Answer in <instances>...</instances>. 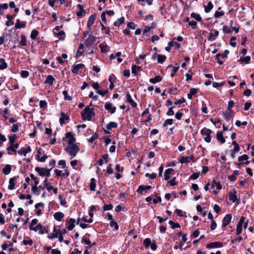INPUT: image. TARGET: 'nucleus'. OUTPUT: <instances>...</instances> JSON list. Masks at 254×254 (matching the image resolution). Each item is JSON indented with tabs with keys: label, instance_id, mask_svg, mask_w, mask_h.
Wrapping results in <instances>:
<instances>
[{
	"label": "nucleus",
	"instance_id": "1",
	"mask_svg": "<svg viewBox=\"0 0 254 254\" xmlns=\"http://www.w3.org/2000/svg\"><path fill=\"white\" fill-rule=\"evenodd\" d=\"M38 222V220L37 219H33L32 220L29 226V228L31 230H33L35 232H37L39 230V233L41 234H44L47 232V230L44 228L40 223H39L35 226Z\"/></svg>",
	"mask_w": 254,
	"mask_h": 254
},
{
	"label": "nucleus",
	"instance_id": "2",
	"mask_svg": "<svg viewBox=\"0 0 254 254\" xmlns=\"http://www.w3.org/2000/svg\"><path fill=\"white\" fill-rule=\"evenodd\" d=\"M94 115L93 109L88 106H87L81 113V117L83 120L90 121Z\"/></svg>",
	"mask_w": 254,
	"mask_h": 254
},
{
	"label": "nucleus",
	"instance_id": "3",
	"mask_svg": "<svg viewBox=\"0 0 254 254\" xmlns=\"http://www.w3.org/2000/svg\"><path fill=\"white\" fill-rule=\"evenodd\" d=\"M79 148L77 144H67L66 148V150L69 155L71 156V158L74 157L79 151Z\"/></svg>",
	"mask_w": 254,
	"mask_h": 254
},
{
	"label": "nucleus",
	"instance_id": "4",
	"mask_svg": "<svg viewBox=\"0 0 254 254\" xmlns=\"http://www.w3.org/2000/svg\"><path fill=\"white\" fill-rule=\"evenodd\" d=\"M96 41V38L93 35H89L85 41V45L87 47H92Z\"/></svg>",
	"mask_w": 254,
	"mask_h": 254
},
{
	"label": "nucleus",
	"instance_id": "5",
	"mask_svg": "<svg viewBox=\"0 0 254 254\" xmlns=\"http://www.w3.org/2000/svg\"><path fill=\"white\" fill-rule=\"evenodd\" d=\"M31 149L30 146L26 145L24 147L21 148L17 151L18 154L26 156V154L31 152Z\"/></svg>",
	"mask_w": 254,
	"mask_h": 254
},
{
	"label": "nucleus",
	"instance_id": "6",
	"mask_svg": "<svg viewBox=\"0 0 254 254\" xmlns=\"http://www.w3.org/2000/svg\"><path fill=\"white\" fill-rule=\"evenodd\" d=\"M244 220H245V218L244 217H242L240 218L239 222L237 226V229H236L237 235H239L242 233V226H243V224L244 222Z\"/></svg>",
	"mask_w": 254,
	"mask_h": 254
},
{
	"label": "nucleus",
	"instance_id": "7",
	"mask_svg": "<svg viewBox=\"0 0 254 254\" xmlns=\"http://www.w3.org/2000/svg\"><path fill=\"white\" fill-rule=\"evenodd\" d=\"M223 246V244L221 242H215L210 243L206 246L207 249H211L214 248H221Z\"/></svg>",
	"mask_w": 254,
	"mask_h": 254
},
{
	"label": "nucleus",
	"instance_id": "8",
	"mask_svg": "<svg viewBox=\"0 0 254 254\" xmlns=\"http://www.w3.org/2000/svg\"><path fill=\"white\" fill-rule=\"evenodd\" d=\"M232 219V215L230 214H227L223 218L222 226L225 227L230 222Z\"/></svg>",
	"mask_w": 254,
	"mask_h": 254
},
{
	"label": "nucleus",
	"instance_id": "9",
	"mask_svg": "<svg viewBox=\"0 0 254 254\" xmlns=\"http://www.w3.org/2000/svg\"><path fill=\"white\" fill-rule=\"evenodd\" d=\"M66 137L67 138V144H75V138L73 136L71 132H67L66 133Z\"/></svg>",
	"mask_w": 254,
	"mask_h": 254
},
{
	"label": "nucleus",
	"instance_id": "10",
	"mask_svg": "<svg viewBox=\"0 0 254 254\" xmlns=\"http://www.w3.org/2000/svg\"><path fill=\"white\" fill-rule=\"evenodd\" d=\"M105 108L111 114H114L116 110V108L113 106L112 104L109 102L107 103L105 105Z\"/></svg>",
	"mask_w": 254,
	"mask_h": 254
},
{
	"label": "nucleus",
	"instance_id": "11",
	"mask_svg": "<svg viewBox=\"0 0 254 254\" xmlns=\"http://www.w3.org/2000/svg\"><path fill=\"white\" fill-rule=\"evenodd\" d=\"M75 222V219L73 218H70L66 223L67 228L68 230L70 231L73 229L75 225L74 223Z\"/></svg>",
	"mask_w": 254,
	"mask_h": 254
},
{
	"label": "nucleus",
	"instance_id": "12",
	"mask_svg": "<svg viewBox=\"0 0 254 254\" xmlns=\"http://www.w3.org/2000/svg\"><path fill=\"white\" fill-rule=\"evenodd\" d=\"M84 66L82 64H79L74 65L72 67V72L74 73H77L79 69H82Z\"/></svg>",
	"mask_w": 254,
	"mask_h": 254
},
{
	"label": "nucleus",
	"instance_id": "13",
	"mask_svg": "<svg viewBox=\"0 0 254 254\" xmlns=\"http://www.w3.org/2000/svg\"><path fill=\"white\" fill-rule=\"evenodd\" d=\"M126 100L130 104L133 108H135L137 106V104L133 100L130 95L127 93L126 95Z\"/></svg>",
	"mask_w": 254,
	"mask_h": 254
},
{
	"label": "nucleus",
	"instance_id": "14",
	"mask_svg": "<svg viewBox=\"0 0 254 254\" xmlns=\"http://www.w3.org/2000/svg\"><path fill=\"white\" fill-rule=\"evenodd\" d=\"M61 116L60 122L61 125L64 124L65 121L69 120V116L64 112L61 113Z\"/></svg>",
	"mask_w": 254,
	"mask_h": 254
},
{
	"label": "nucleus",
	"instance_id": "15",
	"mask_svg": "<svg viewBox=\"0 0 254 254\" xmlns=\"http://www.w3.org/2000/svg\"><path fill=\"white\" fill-rule=\"evenodd\" d=\"M96 15L95 14H92L89 17L87 23V25L88 28H90L93 24Z\"/></svg>",
	"mask_w": 254,
	"mask_h": 254
},
{
	"label": "nucleus",
	"instance_id": "16",
	"mask_svg": "<svg viewBox=\"0 0 254 254\" xmlns=\"http://www.w3.org/2000/svg\"><path fill=\"white\" fill-rule=\"evenodd\" d=\"M55 81V79L52 75H49L47 76L44 83L51 85Z\"/></svg>",
	"mask_w": 254,
	"mask_h": 254
},
{
	"label": "nucleus",
	"instance_id": "17",
	"mask_svg": "<svg viewBox=\"0 0 254 254\" xmlns=\"http://www.w3.org/2000/svg\"><path fill=\"white\" fill-rule=\"evenodd\" d=\"M211 188L212 189L216 188L217 190H220L222 189V186L219 183L217 182L216 180L214 179L211 184Z\"/></svg>",
	"mask_w": 254,
	"mask_h": 254
},
{
	"label": "nucleus",
	"instance_id": "18",
	"mask_svg": "<svg viewBox=\"0 0 254 254\" xmlns=\"http://www.w3.org/2000/svg\"><path fill=\"white\" fill-rule=\"evenodd\" d=\"M54 218L58 221H61L64 217L63 213L61 212H56L54 215Z\"/></svg>",
	"mask_w": 254,
	"mask_h": 254
},
{
	"label": "nucleus",
	"instance_id": "19",
	"mask_svg": "<svg viewBox=\"0 0 254 254\" xmlns=\"http://www.w3.org/2000/svg\"><path fill=\"white\" fill-rule=\"evenodd\" d=\"M217 139L221 143H224L225 142V139L223 137V133L222 132H218L216 135Z\"/></svg>",
	"mask_w": 254,
	"mask_h": 254
},
{
	"label": "nucleus",
	"instance_id": "20",
	"mask_svg": "<svg viewBox=\"0 0 254 254\" xmlns=\"http://www.w3.org/2000/svg\"><path fill=\"white\" fill-rule=\"evenodd\" d=\"M82 242L84 243L85 244L91 247L93 245L95 244V243L92 244L90 240L87 238V236H84L82 239Z\"/></svg>",
	"mask_w": 254,
	"mask_h": 254
},
{
	"label": "nucleus",
	"instance_id": "21",
	"mask_svg": "<svg viewBox=\"0 0 254 254\" xmlns=\"http://www.w3.org/2000/svg\"><path fill=\"white\" fill-rule=\"evenodd\" d=\"M229 199L232 201L233 202H235L237 201V197L236 195V191L235 190H234L233 192L229 193Z\"/></svg>",
	"mask_w": 254,
	"mask_h": 254
},
{
	"label": "nucleus",
	"instance_id": "22",
	"mask_svg": "<svg viewBox=\"0 0 254 254\" xmlns=\"http://www.w3.org/2000/svg\"><path fill=\"white\" fill-rule=\"evenodd\" d=\"M174 171L172 168L167 169L164 173V178L165 180H168L170 179V175Z\"/></svg>",
	"mask_w": 254,
	"mask_h": 254
},
{
	"label": "nucleus",
	"instance_id": "23",
	"mask_svg": "<svg viewBox=\"0 0 254 254\" xmlns=\"http://www.w3.org/2000/svg\"><path fill=\"white\" fill-rule=\"evenodd\" d=\"M200 132L201 134L204 136H208L211 134L212 131L210 129L203 128L201 130Z\"/></svg>",
	"mask_w": 254,
	"mask_h": 254
},
{
	"label": "nucleus",
	"instance_id": "24",
	"mask_svg": "<svg viewBox=\"0 0 254 254\" xmlns=\"http://www.w3.org/2000/svg\"><path fill=\"white\" fill-rule=\"evenodd\" d=\"M231 111H232L227 110L225 113H223V117L224 119L227 121H229L232 117Z\"/></svg>",
	"mask_w": 254,
	"mask_h": 254
},
{
	"label": "nucleus",
	"instance_id": "25",
	"mask_svg": "<svg viewBox=\"0 0 254 254\" xmlns=\"http://www.w3.org/2000/svg\"><path fill=\"white\" fill-rule=\"evenodd\" d=\"M118 127L117 123L114 122H110L106 126V128L108 130H111L112 128H115Z\"/></svg>",
	"mask_w": 254,
	"mask_h": 254
},
{
	"label": "nucleus",
	"instance_id": "26",
	"mask_svg": "<svg viewBox=\"0 0 254 254\" xmlns=\"http://www.w3.org/2000/svg\"><path fill=\"white\" fill-rule=\"evenodd\" d=\"M162 80V77L157 75L154 78H152L149 79L150 82L153 84H155L156 83L159 82Z\"/></svg>",
	"mask_w": 254,
	"mask_h": 254
},
{
	"label": "nucleus",
	"instance_id": "27",
	"mask_svg": "<svg viewBox=\"0 0 254 254\" xmlns=\"http://www.w3.org/2000/svg\"><path fill=\"white\" fill-rule=\"evenodd\" d=\"M46 170H47V168H45L36 167L35 168V170L41 176H43L45 175Z\"/></svg>",
	"mask_w": 254,
	"mask_h": 254
},
{
	"label": "nucleus",
	"instance_id": "28",
	"mask_svg": "<svg viewBox=\"0 0 254 254\" xmlns=\"http://www.w3.org/2000/svg\"><path fill=\"white\" fill-rule=\"evenodd\" d=\"M16 180V178L15 177L9 179V186H8V189L10 190H13L14 189V186H15V181Z\"/></svg>",
	"mask_w": 254,
	"mask_h": 254
},
{
	"label": "nucleus",
	"instance_id": "29",
	"mask_svg": "<svg viewBox=\"0 0 254 254\" xmlns=\"http://www.w3.org/2000/svg\"><path fill=\"white\" fill-rule=\"evenodd\" d=\"M213 7V5L211 1L208 2L207 5L204 6V11L206 13L209 12L212 9Z\"/></svg>",
	"mask_w": 254,
	"mask_h": 254
},
{
	"label": "nucleus",
	"instance_id": "30",
	"mask_svg": "<svg viewBox=\"0 0 254 254\" xmlns=\"http://www.w3.org/2000/svg\"><path fill=\"white\" fill-rule=\"evenodd\" d=\"M55 35L60 40H64L65 38V33L64 31H61L56 33Z\"/></svg>",
	"mask_w": 254,
	"mask_h": 254
},
{
	"label": "nucleus",
	"instance_id": "31",
	"mask_svg": "<svg viewBox=\"0 0 254 254\" xmlns=\"http://www.w3.org/2000/svg\"><path fill=\"white\" fill-rule=\"evenodd\" d=\"M193 158L192 156H187V157H182L179 159V161L182 164H184L188 162L190 159Z\"/></svg>",
	"mask_w": 254,
	"mask_h": 254
},
{
	"label": "nucleus",
	"instance_id": "32",
	"mask_svg": "<svg viewBox=\"0 0 254 254\" xmlns=\"http://www.w3.org/2000/svg\"><path fill=\"white\" fill-rule=\"evenodd\" d=\"M125 21V18L124 17H122L119 18L117 20H116L114 23V25L115 26L119 27L121 24H122Z\"/></svg>",
	"mask_w": 254,
	"mask_h": 254
},
{
	"label": "nucleus",
	"instance_id": "33",
	"mask_svg": "<svg viewBox=\"0 0 254 254\" xmlns=\"http://www.w3.org/2000/svg\"><path fill=\"white\" fill-rule=\"evenodd\" d=\"M141 70V67L136 65H132L131 66V72L132 73L136 74L137 72Z\"/></svg>",
	"mask_w": 254,
	"mask_h": 254
},
{
	"label": "nucleus",
	"instance_id": "34",
	"mask_svg": "<svg viewBox=\"0 0 254 254\" xmlns=\"http://www.w3.org/2000/svg\"><path fill=\"white\" fill-rule=\"evenodd\" d=\"M18 144H10V146L7 148L8 150L12 151L14 152H16V149L18 147Z\"/></svg>",
	"mask_w": 254,
	"mask_h": 254
},
{
	"label": "nucleus",
	"instance_id": "35",
	"mask_svg": "<svg viewBox=\"0 0 254 254\" xmlns=\"http://www.w3.org/2000/svg\"><path fill=\"white\" fill-rule=\"evenodd\" d=\"M101 52H106L108 49V46L106 43H101L99 45Z\"/></svg>",
	"mask_w": 254,
	"mask_h": 254
},
{
	"label": "nucleus",
	"instance_id": "36",
	"mask_svg": "<svg viewBox=\"0 0 254 254\" xmlns=\"http://www.w3.org/2000/svg\"><path fill=\"white\" fill-rule=\"evenodd\" d=\"M7 64L5 63V60L3 59H0V69H4L6 68Z\"/></svg>",
	"mask_w": 254,
	"mask_h": 254
},
{
	"label": "nucleus",
	"instance_id": "37",
	"mask_svg": "<svg viewBox=\"0 0 254 254\" xmlns=\"http://www.w3.org/2000/svg\"><path fill=\"white\" fill-rule=\"evenodd\" d=\"M9 112V109L7 108H5L4 110H2L1 109H0V113L2 115L3 117L6 120L8 117L7 116V114Z\"/></svg>",
	"mask_w": 254,
	"mask_h": 254
},
{
	"label": "nucleus",
	"instance_id": "38",
	"mask_svg": "<svg viewBox=\"0 0 254 254\" xmlns=\"http://www.w3.org/2000/svg\"><path fill=\"white\" fill-rule=\"evenodd\" d=\"M11 167L9 165H6L4 168H3L2 171L5 175H8L11 171Z\"/></svg>",
	"mask_w": 254,
	"mask_h": 254
},
{
	"label": "nucleus",
	"instance_id": "39",
	"mask_svg": "<svg viewBox=\"0 0 254 254\" xmlns=\"http://www.w3.org/2000/svg\"><path fill=\"white\" fill-rule=\"evenodd\" d=\"M20 45L22 46H25L27 45L26 38L24 35H21Z\"/></svg>",
	"mask_w": 254,
	"mask_h": 254
},
{
	"label": "nucleus",
	"instance_id": "40",
	"mask_svg": "<svg viewBox=\"0 0 254 254\" xmlns=\"http://www.w3.org/2000/svg\"><path fill=\"white\" fill-rule=\"evenodd\" d=\"M219 35V31L216 30H214L213 32H211L209 34V36L208 37L209 40H212L213 37H216Z\"/></svg>",
	"mask_w": 254,
	"mask_h": 254
},
{
	"label": "nucleus",
	"instance_id": "41",
	"mask_svg": "<svg viewBox=\"0 0 254 254\" xmlns=\"http://www.w3.org/2000/svg\"><path fill=\"white\" fill-rule=\"evenodd\" d=\"M26 26V25L25 23H21L19 19L17 20V21L15 25V27L16 29H20L21 28H24Z\"/></svg>",
	"mask_w": 254,
	"mask_h": 254
},
{
	"label": "nucleus",
	"instance_id": "42",
	"mask_svg": "<svg viewBox=\"0 0 254 254\" xmlns=\"http://www.w3.org/2000/svg\"><path fill=\"white\" fill-rule=\"evenodd\" d=\"M96 180L94 178L91 179V182L90 184V189L91 191H94L95 190L96 187Z\"/></svg>",
	"mask_w": 254,
	"mask_h": 254
},
{
	"label": "nucleus",
	"instance_id": "43",
	"mask_svg": "<svg viewBox=\"0 0 254 254\" xmlns=\"http://www.w3.org/2000/svg\"><path fill=\"white\" fill-rule=\"evenodd\" d=\"M251 61V57L250 56H247L243 58H241L239 62H240L241 63H245V64H249L250 63V61Z\"/></svg>",
	"mask_w": 254,
	"mask_h": 254
},
{
	"label": "nucleus",
	"instance_id": "44",
	"mask_svg": "<svg viewBox=\"0 0 254 254\" xmlns=\"http://www.w3.org/2000/svg\"><path fill=\"white\" fill-rule=\"evenodd\" d=\"M157 58H158V60H157L158 63H161V64L163 63L166 59V57L165 56L161 55H159V54H158V55H157Z\"/></svg>",
	"mask_w": 254,
	"mask_h": 254
},
{
	"label": "nucleus",
	"instance_id": "45",
	"mask_svg": "<svg viewBox=\"0 0 254 254\" xmlns=\"http://www.w3.org/2000/svg\"><path fill=\"white\" fill-rule=\"evenodd\" d=\"M38 34V31L37 30H35V29L33 30L31 33L30 38L32 40H35Z\"/></svg>",
	"mask_w": 254,
	"mask_h": 254
},
{
	"label": "nucleus",
	"instance_id": "46",
	"mask_svg": "<svg viewBox=\"0 0 254 254\" xmlns=\"http://www.w3.org/2000/svg\"><path fill=\"white\" fill-rule=\"evenodd\" d=\"M100 24L102 26L101 30L102 32L108 34L110 31L109 28L105 27L102 23Z\"/></svg>",
	"mask_w": 254,
	"mask_h": 254
},
{
	"label": "nucleus",
	"instance_id": "47",
	"mask_svg": "<svg viewBox=\"0 0 254 254\" xmlns=\"http://www.w3.org/2000/svg\"><path fill=\"white\" fill-rule=\"evenodd\" d=\"M63 94L64 96V100H68V101H70L72 100V98L70 96H69L68 95V93L67 92V91L66 90H64L63 91Z\"/></svg>",
	"mask_w": 254,
	"mask_h": 254
},
{
	"label": "nucleus",
	"instance_id": "48",
	"mask_svg": "<svg viewBox=\"0 0 254 254\" xmlns=\"http://www.w3.org/2000/svg\"><path fill=\"white\" fill-rule=\"evenodd\" d=\"M191 16L194 18L197 21H200L201 20V17L200 15L198 14L192 13L191 14Z\"/></svg>",
	"mask_w": 254,
	"mask_h": 254
},
{
	"label": "nucleus",
	"instance_id": "49",
	"mask_svg": "<svg viewBox=\"0 0 254 254\" xmlns=\"http://www.w3.org/2000/svg\"><path fill=\"white\" fill-rule=\"evenodd\" d=\"M77 7L79 8L80 11H78L76 14L78 16H82L84 13V10L81 5H78Z\"/></svg>",
	"mask_w": 254,
	"mask_h": 254
},
{
	"label": "nucleus",
	"instance_id": "50",
	"mask_svg": "<svg viewBox=\"0 0 254 254\" xmlns=\"http://www.w3.org/2000/svg\"><path fill=\"white\" fill-rule=\"evenodd\" d=\"M225 82L224 81H222L220 83H218V82H214L212 84V86L214 88H217L218 87H222L225 84Z\"/></svg>",
	"mask_w": 254,
	"mask_h": 254
},
{
	"label": "nucleus",
	"instance_id": "51",
	"mask_svg": "<svg viewBox=\"0 0 254 254\" xmlns=\"http://www.w3.org/2000/svg\"><path fill=\"white\" fill-rule=\"evenodd\" d=\"M169 223L171 225V228L172 229H175V228H180V225L179 224L176 223L174 222L173 221H171V220L169 222Z\"/></svg>",
	"mask_w": 254,
	"mask_h": 254
},
{
	"label": "nucleus",
	"instance_id": "52",
	"mask_svg": "<svg viewBox=\"0 0 254 254\" xmlns=\"http://www.w3.org/2000/svg\"><path fill=\"white\" fill-rule=\"evenodd\" d=\"M175 212L179 216L185 217L187 216L185 214V213L183 212L182 210L177 209L175 210Z\"/></svg>",
	"mask_w": 254,
	"mask_h": 254
},
{
	"label": "nucleus",
	"instance_id": "53",
	"mask_svg": "<svg viewBox=\"0 0 254 254\" xmlns=\"http://www.w3.org/2000/svg\"><path fill=\"white\" fill-rule=\"evenodd\" d=\"M23 244L24 245H30L31 246L33 244V241L31 239L28 238L27 240H24L23 241Z\"/></svg>",
	"mask_w": 254,
	"mask_h": 254
},
{
	"label": "nucleus",
	"instance_id": "54",
	"mask_svg": "<svg viewBox=\"0 0 254 254\" xmlns=\"http://www.w3.org/2000/svg\"><path fill=\"white\" fill-rule=\"evenodd\" d=\"M59 236V232H56L55 233H50L48 235V237L50 239H54L57 238Z\"/></svg>",
	"mask_w": 254,
	"mask_h": 254
},
{
	"label": "nucleus",
	"instance_id": "55",
	"mask_svg": "<svg viewBox=\"0 0 254 254\" xmlns=\"http://www.w3.org/2000/svg\"><path fill=\"white\" fill-rule=\"evenodd\" d=\"M20 74H21V77L23 78H27L29 75V73L27 70H22L21 71Z\"/></svg>",
	"mask_w": 254,
	"mask_h": 254
},
{
	"label": "nucleus",
	"instance_id": "56",
	"mask_svg": "<svg viewBox=\"0 0 254 254\" xmlns=\"http://www.w3.org/2000/svg\"><path fill=\"white\" fill-rule=\"evenodd\" d=\"M173 120L171 119H167L163 124V126H166L167 125H172L173 123Z\"/></svg>",
	"mask_w": 254,
	"mask_h": 254
},
{
	"label": "nucleus",
	"instance_id": "57",
	"mask_svg": "<svg viewBox=\"0 0 254 254\" xmlns=\"http://www.w3.org/2000/svg\"><path fill=\"white\" fill-rule=\"evenodd\" d=\"M110 226L111 227H114L116 230H118L119 229V226L117 223L114 221H111L110 223Z\"/></svg>",
	"mask_w": 254,
	"mask_h": 254
},
{
	"label": "nucleus",
	"instance_id": "58",
	"mask_svg": "<svg viewBox=\"0 0 254 254\" xmlns=\"http://www.w3.org/2000/svg\"><path fill=\"white\" fill-rule=\"evenodd\" d=\"M174 107L172 106L170 108H169V110L167 112V115L168 116H171L174 115V112L173 111Z\"/></svg>",
	"mask_w": 254,
	"mask_h": 254
},
{
	"label": "nucleus",
	"instance_id": "59",
	"mask_svg": "<svg viewBox=\"0 0 254 254\" xmlns=\"http://www.w3.org/2000/svg\"><path fill=\"white\" fill-rule=\"evenodd\" d=\"M224 14V12L223 11H216L214 14V17L215 18H218L220 16H223Z\"/></svg>",
	"mask_w": 254,
	"mask_h": 254
},
{
	"label": "nucleus",
	"instance_id": "60",
	"mask_svg": "<svg viewBox=\"0 0 254 254\" xmlns=\"http://www.w3.org/2000/svg\"><path fill=\"white\" fill-rule=\"evenodd\" d=\"M249 159V156L246 155V154H244V155H243L241 156H239L238 157V160L239 161H244V160H247L248 159Z\"/></svg>",
	"mask_w": 254,
	"mask_h": 254
},
{
	"label": "nucleus",
	"instance_id": "61",
	"mask_svg": "<svg viewBox=\"0 0 254 254\" xmlns=\"http://www.w3.org/2000/svg\"><path fill=\"white\" fill-rule=\"evenodd\" d=\"M39 106L41 108L45 109L47 107V103L45 101L41 100L40 102Z\"/></svg>",
	"mask_w": 254,
	"mask_h": 254
},
{
	"label": "nucleus",
	"instance_id": "62",
	"mask_svg": "<svg viewBox=\"0 0 254 254\" xmlns=\"http://www.w3.org/2000/svg\"><path fill=\"white\" fill-rule=\"evenodd\" d=\"M143 244L145 247H148L151 245V240L149 238H146L143 242Z\"/></svg>",
	"mask_w": 254,
	"mask_h": 254
},
{
	"label": "nucleus",
	"instance_id": "63",
	"mask_svg": "<svg viewBox=\"0 0 254 254\" xmlns=\"http://www.w3.org/2000/svg\"><path fill=\"white\" fill-rule=\"evenodd\" d=\"M106 172L108 174H112L113 173V169L112 168L111 164H109L107 168Z\"/></svg>",
	"mask_w": 254,
	"mask_h": 254
},
{
	"label": "nucleus",
	"instance_id": "64",
	"mask_svg": "<svg viewBox=\"0 0 254 254\" xmlns=\"http://www.w3.org/2000/svg\"><path fill=\"white\" fill-rule=\"evenodd\" d=\"M9 139L10 144H14V142H15L16 139V136L15 135H13L12 136H10L9 137Z\"/></svg>",
	"mask_w": 254,
	"mask_h": 254
}]
</instances>
